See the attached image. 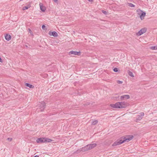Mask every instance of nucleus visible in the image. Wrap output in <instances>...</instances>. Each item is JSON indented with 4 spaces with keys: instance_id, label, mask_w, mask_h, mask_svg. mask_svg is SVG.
<instances>
[{
    "instance_id": "11",
    "label": "nucleus",
    "mask_w": 157,
    "mask_h": 157,
    "mask_svg": "<svg viewBox=\"0 0 157 157\" xmlns=\"http://www.w3.org/2000/svg\"><path fill=\"white\" fill-rule=\"evenodd\" d=\"M36 142L37 143H44V138H38L36 140Z\"/></svg>"
},
{
    "instance_id": "10",
    "label": "nucleus",
    "mask_w": 157,
    "mask_h": 157,
    "mask_svg": "<svg viewBox=\"0 0 157 157\" xmlns=\"http://www.w3.org/2000/svg\"><path fill=\"white\" fill-rule=\"evenodd\" d=\"M48 34L50 36H52L54 37H57L58 36L57 33L55 31H53L52 32L50 31L49 32Z\"/></svg>"
},
{
    "instance_id": "9",
    "label": "nucleus",
    "mask_w": 157,
    "mask_h": 157,
    "mask_svg": "<svg viewBox=\"0 0 157 157\" xmlns=\"http://www.w3.org/2000/svg\"><path fill=\"white\" fill-rule=\"evenodd\" d=\"M88 145H87L84 147H82L81 150L82 151H86L90 150V148L89 147Z\"/></svg>"
},
{
    "instance_id": "14",
    "label": "nucleus",
    "mask_w": 157,
    "mask_h": 157,
    "mask_svg": "<svg viewBox=\"0 0 157 157\" xmlns=\"http://www.w3.org/2000/svg\"><path fill=\"white\" fill-rule=\"evenodd\" d=\"M5 39L7 40H8V41L10 40L11 39V36H10V35L8 34H6L5 35Z\"/></svg>"
},
{
    "instance_id": "23",
    "label": "nucleus",
    "mask_w": 157,
    "mask_h": 157,
    "mask_svg": "<svg viewBox=\"0 0 157 157\" xmlns=\"http://www.w3.org/2000/svg\"><path fill=\"white\" fill-rule=\"evenodd\" d=\"M46 27L45 25H43L42 26V29L44 30H45L46 29H45Z\"/></svg>"
},
{
    "instance_id": "6",
    "label": "nucleus",
    "mask_w": 157,
    "mask_h": 157,
    "mask_svg": "<svg viewBox=\"0 0 157 157\" xmlns=\"http://www.w3.org/2000/svg\"><path fill=\"white\" fill-rule=\"evenodd\" d=\"M147 29V28H144L142 29L138 32L137 34L139 36L141 35L146 32Z\"/></svg>"
},
{
    "instance_id": "29",
    "label": "nucleus",
    "mask_w": 157,
    "mask_h": 157,
    "mask_svg": "<svg viewBox=\"0 0 157 157\" xmlns=\"http://www.w3.org/2000/svg\"><path fill=\"white\" fill-rule=\"evenodd\" d=\"M55 2H57L58 1V0H53Z\"/></svg>"
},
{
    "instance_id": "7",
    "label": "nucleus",
    "mask_w": 157,
    "mask_h": 157,
    "mask_svg": "<svg viewBox=\"0 0 157 157\" xmlns=\"http://www.w3.org/2000/svg\"><path fill=\"white\" fill-rule=\"evenodd\" d=\"M137 11L138 12H141V14L140 16V17L141 20H142L144 19V17L146 15V13L144 12H142V11H141L140 10H137Z\"/></svg>"
},
{
    "instance_id": "18",
    "label": "nucleus",
    "mask_w": 157,
    "mask_h": 157,
    "mask_svg": "<svg viewBox=\"0 0 157 157\" xmlns=\"http://www.w3.org/2000/svg\"><path fill=\"white\" fill-rule=\"evenodd\" d=\"M150 48L152 50H157V46H151L150 47Z\"/></svg>"
},
{
    "instance_id": "4",
    "label": "nucleus",
    "mask_w": 157,
    "mask_h": 157,
    "mask_svg": "<svg viewBox=\"0 0 157 157\" xmlns=\"http://www.w3.org/2000/svg\"><path fill=\"white\" fill-rule=\"evenodd\" d=\"M46 106V104L45 102L43 101H41L40 104L39 105V107L41 109H40V111L42 112Z\"/></svg>"
},
{
    "instance_id": "22",
    "label": "nucleus",
    "mask_w": 157,
    "mask_h": 157,
    "mask_svg": "<svg viewBox=\"0 0 157 157\" xmlns=\"http://www.w3.org/2000/svg\"><path fill=\"white\" fill-rule=\"evenodd\" d=\"M128 74H129V75L130 76H131L132 77H134V76L133 75V73L132 72L130 71L129 72Z\"/></svg>"
},
{
    "instance_id": "8",
    "label": "nucleus",
    "mask_w": 157,
    "mask_h": 157,
    "mask_svg": "<svg viewBox=\"0 0 157 157\" xmlns=\"http://www.w3.org/2000/svg\"><path fill=\"white\" fill-rule=\"evenodd\" d=\"M130 98V96L128 95H125L121 96V97L120 99L121 101L124 99H127Z\"/></svg>"
},
{
    "instance_id": "24",
    "label": "nucleus",
    "mask_w": 157,
    "mask_h": 157,
    "mask_svg": "<svg viewBox=\"0 0 157 157\" xmlns=\"http://www.w3.org/2000/svg\"><path fill=\"white\" fill-rule=\"evenodd\" d=\"M117 83H118V84H122V83H123V82L122 81H120V80H118L117 81Z\"/></svg>"
},
{
    "instance_id": "31",
    "label": "nucleus",
    "mask_w": 157,
    "mask_h": 157,
    "mask_svg": "<svg viewBox=\"0 0 157 157\" xmlns=\"http://www.w3.org/2000/svg\"><path fill=\"white\" fill-rule=\"evenodd\" d=\"M88 0L90 2H92L93 1V0Z\"/></svg>"
},
{
    "instance_id": "12",
    "label": "nucleus",
    "mask_w": 157,
    "mask_h": 157,
    "mask_svg": "<svg viewBox=\"0 0 157 157\" xmlns=\"http://www.w3.org/2000/svg\"><path fill=\"white\" fill-rule=\"evenodd\" d=\"M39 5L40 6V10L43 12H45L46 10V8L45 7L43 6L42 4L41 3H40Z\"/></svg>"
},
{
    "instance_id": "5",
    "label": "nucleus",
    "mask_w": 157,
    "mask_h": 157,
    "mask_svg": "<svg viewBox=\"0 0 157 157\" xmlns=\"http://www.w3.org/2000/svg\"><path fill=\"white\" fill-rule=\"evenodd\" d=\"M80 53H81V52H78L74 51H71L68 53V54L69 55H71L72 54V55H78V56L80 55Z\"/></svg>"
},
{
    "instance_id": "19",
    "label": "nucleus",
    "mask_w": 157,
    "mask_h": 157,
    "mask_svg": "<svg viewBox=\"0 0 157 157\" xmlns=\"http://www.w3.org/2000/svg\"><path fill=\"white\" fill-rule=\"evenodd\" d=\"M128 6L130 7H135V5L132 3H128Z\"/></svg>"
},
{
    "instance_id": "30",
    "label": "nucleus",
    "mask_w": 157,
    "mask_h": 157,
    "mask_svg": "<svg viewBox=\"0 0 157 157\" xmlns=\"http://www.w3.org/2000/svg\"><path fill=\"white\" fill-rule=\"evenodd\" d=\"M33 157H39L38 156H37V155H36L34 156Z\"/></svg>"
},
{
    "instance_id": "17",
    "label": "nucleus",
    "mask_w": 157,
    "mask_h": 157,
    "mask_svg": "<svg viewBox=\"0 0 157 157\" xmlns=\"http://www.w3.org/2000/svg\"><path fill=\"white\" fill-rule=\"evenodd\" d=\"M98 121L97 120H95L91 122V124L93 125H95L97 124Z\"/></svg>"
},
{
    "instance_id": "16",
    "label": "nucleus",
    "mask_w": 157,
    "mask_h": 157,
    "mask_svg": "<svg viewBox=\"0 0 157 157\" xmlns=\"http://www.w3.org/2000/svg\"><path fill=\"white\" fill-rule=\"evenodd\" d=\"M52 141V140L51 139L44 138V142H50Z\"/></svg>"
},
{
    "instance_id": "26",
    "label": "nucleus",
    "mask_w": 157,
    "mask_h": 157,
    "mask_svg": "<svg viewBox=\"0 0 157 157\" xmlns=\"http://www.w3.org/2000/svg\"><path fill=\"white\" fill-rule=\"evenodd\" d=\"M7 140L9 141H11L12 140V138H8Z\"/></svg>"
},
{
    "instance_id": "3",
    "label": "nucleus",
    "mask_w": 157,
    "mask_h": 157,
    "mask_svg": "<svg viewBox=\"0 0 157 157\" xmlns=\"http://www.w3.org/2000/svg\"><path fill=\"white\" fill-rule=\"evenodd\" d=\"M144 113L143 112H141L140 113V114L137 115L136 118V122L138 121H140L142 118L144 116Z\"/></svg>"
},
{
    "instance_id": "13",
    "label": "nucleus",
    "mask_w": 157,
    "mask_h": 157,
    "mask_svg": "<svg viewBox=\"0 0 157 157\" xmlns=\"http://www.w3.org/2000/svg\"><path fill=\"white\" fill-rule=\"evenodd\" d=\"M88 145L89 147L90 148V149L94 148L97 145V144H90Z\"/></svg>"
},
{
    "instance_id": "21",
    "label": "nucleus",
    "mask_w": 157,
    "mask_h": 157,
    "mask_svg": "<svg viewBox=\"0 0 157 157\" xmlns=\"http://www.w3.org/2000/svg\"><path fill=\"white\" fill-rule=\"evenodd\" d=\"M118 69L117 68L115 67L113 69V71L115 72H117L118 71Z\"/></svg>"
},
{
    "instance_id": "27",
    "label": "nucleus",
    "mask_w": 157,
    "mask_h": 157,
    "mask_svg": "<svg viewBox=\"0 0 157 157\" xmlns=\"http://www.w3.org/2000/svg\"><path fill=\"white\" fill-rule=\"evenodd\" d=\"M29 33H32V31H31V30L29 29Z\"/></svg>"
},
{
    "instance_id": "2",
    "label": "nucleus",
    "mask_w": 157,
    "mask_h": 157,
    "mask_svg": "<svg viewBox=\"0 0 157 157\" xmlns=\"http://www.w3.org/2000/svg\"><path fill=\"white\" fill-rule=\"evenodd\" d=\"M127 105V103L125 102H118L116 103L115 104H112L110 105L111 107L117 109L125 108Z\"/></svg>"
},
{
    "instance_id": "20",
    "label": "nucleus",
    "mask_w": 157,
    "mask_h": 157,
    "mask_svg": "<svg viewBox=\"0 0 157 157\" xmlns=\"http://www.w3.org/2000/svg\"><path fill=\"white\" fill-rule=\"evenodd\" d=\"M30 6H24L23 7V10H26V9H28V8H29V7H30Z\"/></svg>"
},
{
    "instance_id": "28",
    "label": "nucleus",
    "mask_w": 157,
    "mask_h": 157,
    "mask_svg": "<svg viewBox=\"0 0 157 157\" xmlns=\"http://www.w3.org/2000/svg\"><path fill=\"white\" fill-rule=\"evenodd\" d=\"M2 62V59L1 58V57H0V62Z\"/></svg>"
},
{
    "instance_id": "25",
    "label": "nucleus",
    "mask_w": 157,
    "mask_h": 157,
    "mask_svg": "<svg viewBox=\"0 0 157 157\" xmlns=\"http://www.w3.org/2000/svg\"><path fill=\"white\" fill-rule=\"evenodd\" d=\"M102 12L105 14L106 15L107 14V12L106 11H104V10H102Z\"/></svg>"
},
{
    "instance_id": "15",
    "label": "nucleus",
    "mask_w": 157,
    "mask_h": 157,
    "mask_svg": "<svg viewBox=\"0 0 157 157\" xmlns=\"http://www.w3.org/2000/svg\"><path fill=\"white\" fill-rule=\"evenodd\" d=\"M25 85L26 86L29 87L30 88H33L34 87V86L33 85L29 83H26Z\"/></svg>"
},
{
    "instance_id": "1",
    "label": "nucleus",
    "mask_w": 157,
    "mask_h": 157,
    "mask_svg": "<svg viewBox=\"0 0 157 157\" xmlns=\"http://www.w3.org/2000/svg\"><path fill=\"white\" fill-rule=\"evenodd\" d=\"M134 138V136L132 135H128L126 136L125 137H122L121 138V139L117 140L112 145L113 146H115L117 145H120L124 142H128L130 140Z\"/></svg>"
}]
</instances>
